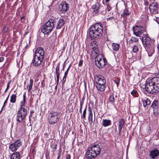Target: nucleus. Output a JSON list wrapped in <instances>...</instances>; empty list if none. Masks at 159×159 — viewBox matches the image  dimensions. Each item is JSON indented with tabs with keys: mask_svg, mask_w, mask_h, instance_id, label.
I'll return each instance as SVG.
<instances>
[{
	"mask_svg": "<svg viewBox=\"0 0 159 159\" xmlns=\"http://www.w3.org/2000/svg\"><path fill=\"white\" fill-rule=\"evenodd\" d=\"M151 107L153 109V114L156 116H159V105L158 100H154Z\"/></svg>",
	"mask_w": 159,
	"mask_h": 159,
	"instance_id": "obj_9",
	"label": "nucleus"
},
{
	"mask_svg": "<svg viewBox=\"0 0 159 159\" xmlns=\"http://www.w3.org/2000/svg\"><path fill=\"white\" fill-rule=\"evenodd\" d=\"M111 120H110L103 119L102 125L104 127L108 126L111 125Z\"/></svg>",
	"mask_w": 159,
	"mask_h": 159,
	"instance_id": "obj_22",
	"label": "nucleus"
},
{
	"mask_svg": "<svg viewBox=\"0 0 159 159\" xmlns=\"http://www.w3.org/2000/svg\"><path fill=\"white\" fill-rule=\"evenodd\" d=\"M70 66L71 65H69V66L68 67V68L67 70L65 71V74H64V77L63 79V80H62V82H63V83L64 82H65V81H66V77H67V75L68 74V71L69 70V69L70 68Z\"/></svg>",
	"mask_w": 159,
	"mask_h": 159,
	"instance_id": "obj_33",
	"label": "nucleus"
},
{
	"mask_svg": "<svg viewBox=\"0 0 159 159\" xmlns=\"http://www.w3.org/2000/svg\"><path fill=\"white\" fill-rule=\"evenodd\" d=\"M87 107L86 106V108L84 110L81 116V118L82 119H83V120H85L86 119V108Z\"/></svg>",
	"mask_w": 159,
	"mask_h": 159,
	"instance_id": "obj_35",
	"label": "nucleus"
},
{
	"mask_svg": "<svg viewBox=\"0 0 159 159\" xmlns=\"http://www.w3.org/2000/svg\"><path fill=\"white\" fill-rule=\"evenodd\" d=\"M100 6L98 4H96L92 6V8L93 10V11L95 13H97L98 12Z\"/></svg>",
	"mask_w": 159,
	"mask_h": 159,
	"instance_id": "obj_23",
	"label": "nucleus"
},
{
	"mask_svg": "<svg viewBox=\"0 0 159 159\" xmlns=\"http://www.w3.org/2000/svg\"><path fill=\"white\" fill-rule=\"evenodd\" d=\"M65 62H66V61H65L64 63L63 68V69L62 70H63L64 69Z\"/></svg>",
	"mask_w": 159,
	"mask_h": 159,
	"instance_id": "obj_62",
	"label": "nucleus"
},
{
	"mask_svg": "<svg viewBox=\"0 0 159 159\" xmlns=\"http://www.w3.org/2000/svg\"><path fill=\"white\" fill-rule=\"evenodd\" d=\"M157 48L158 50H159V43L158 44Z\"/></svg>",
	"mask_w": 159,
	"mask_h": 159,
	"instance_id": "obj_64",
	"label": "nucleus"
},
{
	"mask_svg": "<svg viewBox=\"0 0 159 159\" xmlns=\"http://www.w3.org/2000/svg\"><path fill=\"white\" fill-rule=\"evenodd\" d=\"M59 116V114L56 112H51L48 117L49 122L51 124H53L57 121Z\"/></svg>",
	"mask_w": 159,
	"mask_h": 159,
	"instance_id": "obj_8",
	"label": "nucleus"
},
{
	"mask_svg": "<svg viewBox=\"0 0 159 159\" xmlns=\"http://www.w3.org/2000/svg\"><path fill=\"white\" fill-rule=\"evenodd\" d=\"M60 5L61 6V11H67L69 9V5L66 2H62Z\"/></svg>",
	"mask_w": 159,
	"mask_h": 159,
	"instance_id": "obj_19",
	"label": "nucleus"
},
{
	"mask_svg": "<svg viewBox=\"0 0 159 159\" xmlns=\"http://www.w3.org/2000/svg\"><path fill=\"white\" fill-rule=\"evenodd\" d=\"M144 34H143L142 40L144 47L146 50L151 53H153L154 51V46L152 43L151 39L149 38L146 31H144Z\"/></svg>",
	"mask_w": 159,
	"mask_h": 159,
	"instance_id": "obj_2",
	"label": "nucleus"
},
{
	"mask_svg": "<svg viewBox=\"0 0 159 159\" xmlns=\"http://www.w3.org/2000/svg\"><path fill=\"white\" fill-rule=\"evenodd\" d=\"M88 120L90 124H92L93 123V112L91 107L89 106L88 108Z\"/></svg>",
	"mask_w": 159,
	"mask_h": 159,
	"instance_id": "obj_21",
	"label": "nucleus"
},
{
	"mask_svg": "<svg viewBox=\"0 0 159 159\" xmlns=\"http://www.w3.org/2000/svg\"><path fill=\"white\" fill-rule=\"evenodd\" d=\"M114 81L117 84L118 87L120 82V79L118 78L115 79L114 80Z\"/></svg>",
	"mask_w": 159,
	"mask_h": 159,
	"instance_id": "obj_39",
	"label": "nucleus"
},
{
	"mask_svg": "<svg viewBox=\"0 0 159 159\" xmlns=\"http://www.w3.org/2000/svg\"><path fill=\"white\" fill-rule=\"evenodd\" d=\"M100 153V151L99 150L97 153L94 150H88L86 152V156L88 159H91L94 158Z\"/></svg>",
	"mask_w": 159,
	"mask_h": 159,
	"instance_id": "obj_11",
	"label": "nucleus"
},
{
	"mask_svg": "<svg viewBox=\"0 0 159 159\" xmlns=\"http://www.w3.org/2000/svg\"><path fill=\"white\" fill-rule=\"evenodd\" d=\"M34 112V111L33 110H31V111H30V115L31 116H32V114Z\"/></svg>",
	"mask_w": 159,
	"mask_h": 159,
	"instance_id": "obj_56",
	"label": "nucleus"
},
{
	"mask_svg": "<svg viewBox=\"0 0 159 159\" xmlns=\"http://www.w3.org/2000/svg\"><path fill=\"white\" fill-rule=\"evenodd\" d=\"M20 154L18 152L13 153L11 156V159H19Z\"/></svg>",
	"mask_w": 159,
	"mask_h": 159,
	"instance_id": "obj_24",
	"label": "nucleus"
},
{
	"mask_svg": "<svg viewBox=\"0 0 159 159\" xmlns=\"http://www.w3.org/2000/svg\"><path fill=\"white\" fill-rule=\"evenodd\" d=\"M57 145L55 144L54 145V147H52V148L53 149H56L57 148Z\"/></svg>",
	"mask_w": 159,
	"mask_h": 159,
	"instance_id": "obj_54",
	"label": "nucleus"
},
{
	"mask_svg": "<svg viewBox=\"0 0 159 159\" xmlns=\"http://www.w3.org/2000/svg\"><path fill=\"white\" fill-rule=\"evenodd\" d=\"M45 155L46 157L47 158H48V157H49V151H48V150H47Z\"/></svg>",
	"mask_w": 159,
	"mask_h": 159,
	"instance_id": "obj_46",
	"label": "nucleus"
},
{
	"mask_svg": "<svg viewBox=\"0 0 159 159\" xmlns=\"http://www.w3.org/2000/svg\"><path fill=\"white\" fill-rule=\"evenodd\" d=\"M158 116L154 115L152 116V119H151V121L154 123L157 122L158 119Z\"/></svg>",
	"mask_w": 159,
	"mask_h": 159,
	"instance_id": "obj_38",
	"label": "nucleus"
},
{
	"mask_svg": "<svg viewBox=\"0 0 159 159\" xmlns=\"http://www.w3.org/2000/svg\"><path fill=\"white\" fill-rule=\"evenodd\" d=\"M34 81L33 79H31L30 80V83L29 85L28 86L27 89L28 92H30L31 91L33 83Z\"/></svg>",
	"mask_w": 159,
	"mask_h": 159,
	"instance_id": "obj_28",
	"label": "nucleus"
},
{
	"mask_svg": "<svg viewBox=\"0 0 159 159\" xmlns=\"http://www.w3.org/2000/svg\"><path fill=\"white\" fill-rule=\"evenodd\" d=\"M155 88L158 92L159 91V78L154 77L151 79Z\"/></svg>",
	"mask_w": 159,
	"mask_h": 159,
	"instance_id": "obj_17",
	"label": "nucleus"
},
{
	"mask_svg": "<svg viewBox=\"0 0 159 159\" xmlns=\"http://www.w3.org/2000/svg\"><path fill=\"white\" fill-rule=\"evenodd\" d=\"M39 54V57H44V52L43 49L42 48H38L35 52V55Z\"/></svg>",
	"mask_w": 159,
	"mask_h": 159,
	"instance_id": "obj_20",
	"label": "nucleus"
},
{
	"mask_svg": "<svg viewBox=\"0 0 159 159\" xmlns=\"http://www.w3.org/2000/svg\"><path fill=\"white\" fill-rule=\"evenodd\" d=\"M107 61L105 58H101L99 56L95 57V63L96 66L99 68L104 67L106 65Z\"/></svg>",
	"mask_w": 159,
	"mask_h": 159,
	"instance_id": "obj_7",
	"label": "nucleus"
},
{
	"mask_svg": "<svg viewBox=\"0 0 159 159\" xmlns=\"http://www.w3.org/2000/svg\"><path fill=\"white\" fill-rule=\"evenodd\" d=\"M159 9V4L156 3H152L150 4L149 7V9L150 12L152 14H156L158 13Z\"/></svg>",
	"mask_w": 159,
	"mask_h": 159,
	"instance_id": "obj_12",
	"label": "nucleus"
},
{
	"mask_svg": "<svg viewBox=\"0 0 159 159\" xmlns=\"http://www.w3.org/2000/svg\"><path fill=\"white\" fill-rule=\"evenodd\" d=\"M133 30L134 34L138 37H139L140 35L142 34V33L145 31L143 28L141 26L136 25L135 27H133L132 28Z\"/></svg>",
	"mask_w": 159,
	"mask_h": 159,
	"instance_id": "obj_10",
	"label": "nucleus"
},
{
	"mask_svg": "<svg viewBox=\"0 0 159 159\" xmlns=\"http://www.w3.org/2000/svg\"><path fill=\"white\" fill-rule=\"evenodd\" d=\"M83 60H80L78 64L79 66H81L82 65Z\"/></svg>",
	"mask_w": 159,
	"mask_h": 159,
	"instance_id": "obj_47",
	"label": "nucleus"
},
{
	"mask_svg": "<svg viewBox=\"0 0 159 159\" xmlns=\"http://www.w3.org/2000/svg\"><path fill=\"white\" fill-rule=\"evenodd\" d=\"M91 44L93 46L94 45V47H92V55H93V57H96L97 56H99V51L98 49L96 48L98 44L96 42L93 41L91 43Z\"/></svg>",
	"mask_w": 159,
	"mask_h": 159,
	"instance_id": "obj_14",
	"label": "nucleus"
},
{
	"mask_svg": "<svg viewBox=\"0 0 159 159\" xmlns=\"http://www.w3.org/2000/svg\"><path fill=\"white\" fill-rule=\"evenodd\" d=\"M138 41L139 39L138 38L132 37L129 41V43L130 44H132L138 42Z\"/></svg>",
	"mask_w": 159,
	"mask_h": 159,
	"instance_id": "obj_27",
	"label": "nucleus"
},
{
	"mask_svg": "<svg viewBox=\"0 0 159 159\" xmlns=\"http://www.w3.org/2000/svg\"><path fill=\"white\" fill-rule=\"evenodd\" d=\"M141 88H145V90L148 93H153L157 92L151 79L147 80L144 85L140 84Z\"/></svg>",
	"mask_w": 159,
	"mask_h": 159,
	"instance_id": "obj_4",
	"label": "nucleus"
},
{
	"mask_svg": "<svg viewBox=\"0 0 159 159\" xmlns=\"http://www.w3.org/2000/svg\"><path fill=\"white\" fill-rule=\"evenodd\" d=\"M4 58L3 57H0V62L3 61L4 60Z\"/></svg>",
	"mask_w": 159,
	"mask_h": 159,
	"instance_id": "obj_52",
	"label": "nucleus"
},
{
	"mask_svg": "<svg viewBox=\"0 0 159 159\" xmlns=\"http://www.w3.org/2000/svg\"><path fill=\"white\" fill-rule=\"evenodd\" d=\"M106 12V11H102L101 13H102V14H105Z\"/></svg>",
	"mask_w": 159,
	"mask_h": 159,
	"instance_id": "obj_60",
	"label": "nucleus"
},
{
	"mask_svg": "<svg viewBox=\"0 0 159 159\" xmlns=\"http://www.w3.org/2000/svg\"><path fill=\"white\" fill-rule=\"evenodd\" d=\"M111 0H105V2H109L110 3Z\"/></svg>",
	"mask_w": 159,
	"mask_h": 159,
	"instance_id": "obj_61",
	"label": "nucleus"
},
{
	"mask_svg": "<svg viewBox=\"0 0 159 159\" xmlns=\"http://www.w3.org/2000/svg\"><path fill=\"white\" fill-rule=\"evenodd\" d=\"M125 124V120L124 118H122L119 121L118 125L119 135L120 136L121 135L122 129Z\"/></svg>",
	"mask_w": 159,
	"mask_h": 159,
	"instance_id": "obj_16",
	"label": "nucleus"
},
{
	"mask_svg": "<svg viewBox=\"0 0 159 159\" xmlns=\"http://www.w3.org/2000/svg\"><path fill=\"white\" fill-rule=\"evenodd\" d=\"M117 97V95L115 96V98L113 94H111L110 95L109 98V101L112 103H114L115 102V100H116V98Z\"/></svg>",
	"mask_w": 159,
	"mask_h": 159,
	"instance_id": "obj_25",
	"label": "nucleus"
},
{
	"mask_svg": "<svg viewBox=\"0 0 159 159\" xmlns=\"http://www.w3.org/2000/svg\"><path fill=\"white\" fill-rule=\"evenodd\" d=\"M93 148H97L100 149V146L98 144H93L90 147V149H92Z\"/></svg>",
	"mask_w": 159,
	"mask_h": 159,
	"instance_id": "obj_42",
	"label": "nucleus"
},
{
	"mask_svg": "<svg viewBox=\"0 0 159 159\" xmlns=\"http://www.w3.org/2000/svg\"><path fill=\"white\" fill-rule=\"evenodd\" d=\"M130 14V12L127 9H125L123 11V13L121 14V16L123 17L125 16H128Z\"/></svg>",
	"mask_w": 159,
	"mask_h": 159,
	"instance_id": "obj_34",
	"label": "nucleus"
},
{
	"mask_svg": "<svg viewBox=\"0 0 159 159\" xmlns=\"http://www.w3.org/2000/svg\"><path fill=\"white\" fill-rule=\"evenodd\" d=\"M112 48L115 51H117L119 49L120 45L119 44L113 43L112 46Z\"/></svg>",
	"mask_w": 159,
	"mask_h": 159,
	"instance_id": "obj_31",
	"label": "nucleus"
},
{
	"mask_svg": "<svg viewBox=\"0 0 159 159\" xmlns=\"http://www.w3.org/2000/svg\"><path fill=\"white\" fill-rule=\"evenodd\" d=\"M44 58L39 57V55H35L32 61L33 64L35 66H39L42 62Z\"/></svg>",
	"mask_w": 159,
	"mask_h": 159,
	"instance_id": "obj_13",
	"label": "nucleus"
},
{
	"mask_svg": "<svg viewBox=\"0 0 159 159\" xmlns=\"http://www.w3.org/2000/svg\"><path fill=\"white\" fill-rule=\"evenodd\" d=\"M80 113H82V107H80Z\"/></svg>",
	"mask_w": 159,
	"mask_h": 159,
	"instance_id": "obj_59",
	"label": "nucleus"
},
{
	"mask_svg": "<svg viewBox=\"0 0 159 159\" xmlns=\"http://www.w3.org/2000/svg\"><path fill=\"white\" fill-rule=\"evenodd\" d=\"M110 6L111 5L109 3H108L107 5V8L108 11H110L111 9V7Z\"/></svg>",
	"mask_w": 159,
	"mask_h": 159,
	"instance_id": "obj_45",
	"label": "nucleus"
},
{
	"mask_svg": "<svg viewBox=\"0 0 159 159\" xmlns=\"http://www.w3.org/2000/svg\"><path fill=\"white\" fill-rule=\"evenodd\" d=\"M144 4L145 5H148L149 3L148 1L147 0H144Z\"/></svg>",
	"mask_w": 159,
	"mask_h": 159,
	"instance_id": "obj_50",
	"label": "nucleus"
},
{
	"mask_svg": "<svg viewBox=\"0 0 159 159\" xmlns=\"http://www.w3.org/2000/svg\"><path fill=\"white\" fill-rule=\"evenodd\" d=\"M138 50L139 49L138 46L136 45H134L133 48V52L136 53L137 52Z\"/></svg>",
	"mask_w": 159,
	"mask_h": 159,
	"instance_id": "obj_40",
	"label": "nucleus"
},
{
	"mask_svg": "<svg viewBox=\"0 0 159 159\" xmlns=\"http://www.w3.org/2000/svg\"><path fill=\"white\" fill-rule=\"evenodd\" d=\"M132 95L134 97H137V91L135 90H133L131 92Z\"/></svg>",
	"mask_w": 159,
	"mask_h": 159,
	"instance_id": "obj_41",
	"label": "nucleus"
},
{
	"mask_svg": "<svg viewBox=\"0 0 159 159\" xmlns=\"http://www.w3.org/2000/svg\"><path fill=\"white\" fill-rule=\"evenodd\" d=\"M65 24V21L63 19H60V28H61V26H63Z\"/></svg>",
	"mask_w": 159,
	"mask_h": 159,
	"instance_id": "obj_44",
	"label": "nucleus"
},
{
	"mask_svg": "<svg viewBox=\"0 0 159 159\" xmlns=\"http://www.w3.org/2000/svg\"><path fill=\"white\" fill-rule=\"evenodd\" d=\"M27 110L26 108L20 109L16 113V121L19 123L22 122L25 118L27 115Z\"/></svg>",
	"mask_w": 159,
	"mask_h": 159,
	"instance_id": "obj_6",
	"label": "nucleus"
},
{
	"mask_svg": "<svg viewBox=\"0 0 159 159\" xmlns=\"http://www.w3.org/2000/svg\"><path fill=\"white\" fill-rule=\"evenodd\" d=\"M103 25L101 23H96L92 25L89 29V35L93 40L101 37L103 34Z\"/></svg>",
	"mask_w": 159,
	"mask_h": 159,
	"instance_id": "obj_1",
	"label": "nucleus"
},
{
	"mask_svg": "<svg viewBox=\"0 0 159 159\" xmlns=\"http://www.w3.org/2000/svg\"><path fill=\"white\" fill-rule=\"evenodd\" d=\"M41 84L42 85V87H43L45 86V83L44 82V80H43L41 82Z\"/></svg>",
	"mask_w": 159,
	"mask_h": 159,
	"instance_id": "obj_49",
	"label": "nucleus"
},
{
	"mask_svg": "<svg viewBox=\"0 0 159 159\" xmlns=\"http://www.w3.org/2000/svg\"><path fill=\"white\" fill-rule=\"evenodd\" d=\"M9 84H10V81H9L7 84V88H9Z\"/></svg>",
	"mask_w": 159,
	"mask_h": 159,
	"instance_id": "obj_58",
	"label": "nucleus"
},
{
	"mask_svg": "<svg viewBox=\"0 0 159 159\" xmlns=\"http://www.w3.org/2000/svg\"><path fill=\"white\" fill-rule=\"evenodd\" d=\"M66 159H70V157L69 155L68 154L67 155L66 157Z\"/></svg>",
	"mask_w": 159,
	"mask_h": 159,
	"instance_id": "obj_53",
	"label": "nucleus"
},
{
	"mask_svg": "<svg viewBox=\"0 0 159 159\" xmlns=\"http://www.w3.org/2000/svg\"><path fill=\"white\" fill-rule=\"evenodd\" d=\"M25 19V17L22 16L21 17V22H24V20Z\"/></svg>",
	"mask_w": 159,
	"mask_h": 159,
	"instance_id": "obj_51",
	"label": "nucleus"
},
{
	"mask_svg": "<svg viewBox=\"0 0 159 159\" xmlns=\"http://www.w3.org/2000/svg\"><path fill=\"white\" fill-rule=\"evenodd\" d=\"M151 132V128L150 127H149L148 128V133H150Z\"/></svg>",
	"mask_w": 159,
	"mask_h": 159,
	"instance_id": "obj_48",
	"label": "nucleus"
},
{
	"mask_svg": "<svg viewBox=\"0 0 159 159\" xmlns=\"http://www.w3.org/2000/svg\"><path fill=\"white\" fill-rule=\"evenodd\" d=\"M16 94H12L10 100V102L12 103H15L16 101Z\"/></svg>",
	"mask_w": 159,
	"mask_h": 159,
	"instance_id": "obj_30",
	"label": "nucleus"
},
{
	"mask_svg": "<svg viewBox=\"0 0 159 159\" xmlns=\"http://www.w3.org/2000/svg\"><path fill=\"white\" fill-rule=\"evenodd\" d=\"M94 80L97 84L96 87L98 90L103 91L107 87L106 80L104 77L100 75H96L94 77Z\"/></svg>",
	"mask_w": 159,
	"mask_h": 159,
	"instance_id": "obj_3",
	"label": "nucleus"
},
{
	"mask_svg": "<svg viewBox=\"0 0 159 159\" xmlns=\"http://www.w3.org/2000/svg\"><path fill=\"white\" fill-rule=\"evenodd\" d=\"M149 155L152 159H156L159 155V151L158 150H152L150 151Z\"/></svg>",
	"mask_w": 159,
	"mask_h": 159,
	"instance_id": "obj_18",
	"label": "nucleus"
},
{
	"mask_svg": "<svg viewBox=\"0 0 159 159\" xmlns=\"http://www.w3.org/2000/svg\"><path fill=\"white\" fill-rule=\"evenodd\" d=\"M143 106L145 107L151 104V102L150 100L148 98L146 99L145 100L143 101Z\"/></svg>",
	"mask_w": 159,
	"mask_h": 159,
	"instance_id": "obj_29",
	"label": "nucleus"
},
{
	"mask_svg": "<svg viewBox=\"0 0 159 159\" xmlns=\"http://www.w3.org/2000/svg\"><path fill=\"white\" fill-rule=\"evenodd\" d=\"M157 137L158 138H159V132H158L157 134Z\"/></svg>",
	"mask_w": 159,
	"mask_h": 159,
	"instance_id": "obj_63",
	"label": "nucleus"
},
{
	"mask_svg": "<svg viewBox=\"0 0 159 159\" xmlns=\"http://www.w3.org/2000/svg\"><path fill=\"white\" fill-rule=\"evenodd\" d=\"M59 65L58 66H57L56 68V72L57 74V84H58L59 80Z\"/></svg>",
	"mask_w": 159,
	"mask_h": 159,
	"instance_id": "obj_32",
	"label": "nucleus"
},
{
	"mask_svg": "<svg viewBox=\"0 0 159 159\" xmlns=\"http://www.w3.org/2000/svg\"><path fill=\"white\" fill-rule=\"evenodd\" d=\"M9 96V95L7 96V98H6V100L4 101V104L3 105V106L2 107V109L1 110V111H0V113H1V111H2L3 108L4 107V106H5V104L7 103V100L8 99Z\"/></svg>",
	"mask_w": 159,
	"mask_h": 159,
	"instance_id": "obj_43",
	"label": "nucleus"
},
{
	"mask_svg": "<svg viewBox=\"0 0 159 159\" xmlns=\"http://www.w3.org/2000/svg\"><path fill=\"white\" fill-rule=\"evenodd\" d=\"M25 93L23 96V101L20 102V109L25 108L23 107L25 104Z\"/></svg>",
	"mask_w": 159,
	"mask_h": 159,
	"instance_id": "obj_26",
	"label": "nucleus"
},
{
	"mask_svg": "<svg viewBox=\"0 0 159 159\" xmlns=\"http://www.w3.org/2000/svg\"><path fill=\"white\" fill-rule=\"evenodd\" d=\"M83 102H80V107H82V106H83Z\"/></svg>",
	"mask_w": 159,
	"mask_h": 159,
	"instance_id": "obj_57",
	"label": "nucleus"
},
{
	"mask_svg": "<svg viewBox=\"0 0 159 159\" xmlns=\"http://www.w3.org/2000/svg\"><path fill=\"white\" fill-rule=\"evenodd\" d=\"M8 28L7 26H4L2 30V33L3 34L8 32Z\"/></svg>",
	"mask_w": 159,
	"mask_h": 159,
	"instance_id": "obj_36",
	"label": "nucleus"
},
{
	"mask_svg": "<svg viewBox=\"0 0 159 159\" xmlns=\"http://www.w3.org/2000/svg\"><path fill=\"white\" fill-rule=\"evenodd\" d=\"M54 25V20L50 19L43 25L41 30L42 32L45 34H48L52 31Z\"/></svg>",
	"mask_w": 159,
	"mask_h": 159,
	"instance_id": "obj_5",
	"label": "nucleus"
},
{
	"mask_svg": "<svg viewBox=\"0 0 159 159\" xmlns=\"http://www.w3.org/2000/svg\"><path fill=\"white\" fill-rule=\"evenodd\" d=\"M84 99H85V98H84V97H83L82 98L80 102H84Z\"/></svg>",
	"mask_w": 159,
	"mask_h": 159,
	"instance_id": "obj_55",
	"label": "nucleus"
},
{
	"mask_svg": "<svg viewBox=\"0 0 159 159\" xmlns=\"http://www.w3.org/2000/svg\"><path fill=\"white\" fill-rule=\"evenodd\" d=\"M22 143L20 140H17L14 143L10 144L9 146L10 149H17L21 146Z\"/></svg>",
	"mask_w": 159,
	"mask_h": 159,
	"instance_id": "obj_15",
	"label": "nucleus"
},
{
	"mask_svg": "<svg viewBox=\"0 0 159 159\" xmlns=\"http://www.w3.org/2000/svg\"><path fill=\"white\" fill-rule=\"evenodd\" d=\"M116 2L115 0H111L109 4L113 7H114L116 4Z\"/></svg>",
	"mask_w": 159,
	"mask_h": 159,
	"instance_id": "obj_37",
	"label": "nucleus"
}]
</instances>
